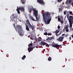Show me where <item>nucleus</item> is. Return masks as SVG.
<instances>
[{"mask_svg": "<svg viewBox=\"0 0 73 73\" xmlns=\"http://www.w3.org/2000/svg\"><path fill=\"white\" fill-rule=\"evenodd\" d=\"M42 15L45 23L47 24H49L52 20V17H50V13L47 12L46 13H42Z\"/></svg>", "mask_w": 73, "mask_h": 73, "instance_id": "nucleus-1", "label": "nucleus"}, {"mask_svg": "<svg viewBox=\"0 0 73 73\" xmlns=\"http://www.w3.org/2000/svg\"><path fill=\"white\" fill-rule=\"evenodd\" d=\"M15 29L16 31H18V33H19L20 36H21V34L23 32V29H22L20 25H18L16 27Z\"/></svg>", "mask_w": 73, "mask_h": 73, "instance_id": "nucleus-2", "label": "nucleus"}, {"mask_svg": "<svg viewBox=\"0 0 73 73\" xmlns=\"http://www.w3.org/2000/svg\"><path fill=\"white\" fill-rule=\"evenodd\" d=\"M67 19L69 22H73V17L71 15L69 16V14H67Z\"/></svg>", "mask_w": 73, "mask_h": 73, "instance_id": "nucleus-3", "label": "nucleus"}, {"mask_svg": "<svg viewBox=\"0 0 73 73\" xmlns=\"http://www.w3.org/2000/svg\"><path fill=\"white\" fill-rule=\"evenodd\" d=\"M10 18L11 19V20L12 21H16V20H17L16 19L17 18V16H14V14H13L10 17Z\"/></svg>", "mask_w": 73, "mask_h": 73, "instance_id": "nucleus-4", "label": "nucleus"}, {"mask_svg": "<svg viewBox=\"0 0 73 73\" xmlns=\"http://www.w3.org/2000/svg\"><path fill=\"white\" fill-rule=\"evenodd\" d=\"M60 31V30L58 29L57 30H56L55 31H54V32L55 33L57 37H58V36H60V35L59 34H57V33H58Z\"/></svg>", "mask_w": 73, "mask_h": 73, "instance_id": "nucleus-5", "label": "nucleus"}, {"mask_svg": "<svg viewBox=\"0 0 73 73\" xmlns=\"http://www.w3.org/2000/svg\"><path fill=\"white\" fill-rule=\"evenodd\" d=\"M52 46L54 48H57V47H60V46L54 43L52 44Z\"/></svg>", "mask_w": 73, "mask_h": 73, "instance_id": "nucleus-6", "label": "nucleus"}, {"mask_svg": "<svg viewBox=\"0 0 73 73\" xmlns=\"http://www.w3.org/2000/svg\"><path fill=\"white\" fill-rule=\"evenodd\" d=\"M37 1L39 4H40L42 5H44V4H45L43 0H37Z\"/></svg>", "mask_w": 73, "mask_h": 73, "instance_id": "nucleus-7", "label": "nucleus"}, {"mask_svg": "<svg viewBox=\"0 0 73 73\" xmlns=\"http://www.w3.org/2000/svg\"><path fill=\"white\" fill-rule=\"evenodd\" d=\"M63 39H64V37H63L61 36L59 38L57 39V40L59 41H60V42H62Z\"/></svg>", "mask_w": 73, "mask_h": 73, "instance_id": "nucleus-8", "label": "nucleus"}, {"mask_svg": "<svg viewBox=\"0 0 73 73\" xmlns=\"http://www.w3.org/2000/svg\"><path fill=\"white\" fill-rule=\"evenodd\" d=\"M33 12H34L35 16H38V11L36 10L35 9Z\"/></svg>", "mask_w": 73, "mask_h": 73, "instance_id": "nucleus-9", "label": "nucleus"}, {"mask_svg": "<svg viewBox=\"0 0 73 73\" xmlns=\"http://www.w3.org/2000/svg\"><path fill=\"white\" fill-rule=\"evenodd\" d=\"M19 10H21V11H22V12H24V7H21L19 8Z\"/></svg>", "mask_w": 73, "mask_h": 73, "instance_id": "nucleus-10", "label": "nucleus"}, {"mask_svg": "<svg viewBox=\"0 0 73 73\" xmlns=\"http://www.w3.org/2000/svg\"><path fill=\"white\" fill-rule=\"evenodd\" d=\"M54 38V36H52L51 37L47 38L46 39V40L47 41H49V40H52V39H53Z\"/></svg>", "mask_w": 73, "mask_h": 73, "instance_id": "nucleus-11", "label": "nucleus"}, {"mask_svg": "<svg viewBox=\"0 0 73 73\" xmlns=\"http://www.w3.org/2000/svg\"><path fill=\"white\" fill-rule=\"evenodd\" d=\"M35 47H36V46H35L34 47L33 46H32L30 48L28 47V50H31L33 49H34Z\"/></svg>", "mask_w": 73, "mask_h": 73, "instance_id": "nucleus-12", "label": "nucleus"}, {"mask_svg": "<svg viewBox=\"0 0 73 73\" xmlns=\"http://www.w3.org/2000/svg\"><path fill=\"white\" fill-rule=\"evenodd\" d=\"M21 3H22V4H24L26 2V0H21Z\"/></svg>", "mask_w": 73, "mask_h": 73, "instance_id": "nucleus-13", "label": "nucleus"}, {"mask_svg": "<svg viewBox=\"0 0 73 73\" xmlns=\"http://www.w3.org/2000/svg\"><path fill=\"white\" fill-rule=\"evenodd\" d=\"M28 26L29 27V28H31L33 30V26L31 24V23L28 25Z\"/></svg>", "mask_w": 73, "mask_h": 73, "instance_id": "nucleus-14", "label": "nucleus"}, {"mask_svg": "<svg viewBox=\"0 0 73 73\" xmlns=\"http://www.w3.org/2000/svg\"><path fill=\"white\" fill-rule=\"evenodd\" d=\"M35 9H34V8L33 7H31L29 9L30 11H33Z\"/></svg>", "mask_w": 73, "mask_h": 73, "instance_id": "nucleus-15", "label": "nucleus"}, {"mask_svg": "<svg viewBox=\"0 0 73 73\" xmlns=\"http://www.w3.org/2000/svg\"><path fill=\"white\" fill-rule=\"evenodd\" d=\"M16 11H17L18 13L19 14H20V10L19 8L17 7V9H16Z\"/></svg>", "mask_w": 73, "mask_h": 73, "instance_id": "nucleus-16", "label": "nucleus"}, {"mask_svg": "<svg viewBox=\"0 0 73 73\" xmlns=\"http://www.w3.org/2000/svg\"><path fill=\"white\" fill-rule=\"evenodd\" d=\"M26 23L28 24V25H29L30 24V22H29V21L28 19L26 20Z\"/></svg>", "mask_w": 73, "mask_h": 73, "instance_id": "nucleus-17", "label": "nucleus"}, {"mask_svg": "<svg viewBox=\"0 0 73 73\" xmlns=\"http://www.w3.org/2000/svg\"><path fill=\"white\" fill-rule=\"evenodd\" d=\"M59 11L60 12H62V7H61V8H59Z\"/></svg>", "mask_w": 73, "mask_h": 73, "instance_id": "nucleus-18", "label": "nucleus"}, {"mask_svg": "<svg viewBox=\"0 0 73 73\" xmlns=\"http://www.w3.org/2000/svg\"><path fill=\"white\" fill-rule=\"evenodd\" d=\"M33 45V44H32V43H30L28 45V46H29V48H30V47H31Z\"/></svg>", "mask_w": 73, "mask_h": 73, "instance_id": "nucleus-19", "label": "nucleus"}, {"mask_svg": "<svg viewBox=\"0 0 73 73\" xmlns=\"http://www.w3.org/2000/svg\"><path fill=\"white\" fill-rule=\"evenodd\" d=\"M26 30L28 31H29V27H28V26L26 25Z\"/></svg>", "mask_w": 73, "mask_h": 73, "instance_id": "nucleus-20", "label": "nucleus"}, {"mask_svg": "<svg viewBox=\"0 0 73 73\" xmlns=\"http://www.w3.org/2000/svg\"><path fill=\"white\" fill-rule=\"evenodd\" d=\"M25 58H26V56H25V55H24L22 57V60H24V59H25Z\"/></svg>", "mask_w": 73, "mask_h": 73, "instance_id": "nucleus-21", "label": "nucleus"}, {"mask_svg": "<svg viewBox=\"0 0 73 73\" xmlns=\"http://www.w3.org/2000/svg\"><path fill=\"white\" fill-rule=\"evenodd\" d=\"M40 44L41 45H46V43H43V42H41Z\"/></svg>", "mask_w": 73, "mask_h": 73, "instance_id": "nucleus-22", "label": "nucleus"}, {"mask_svg": "<svg viewBox=\"0 0 73 73\" xmlns=\"http://www.w3.org/2000/svg\"><path fill=\"white\" fill-rule=\"evenodd\" d=\"M52 60V58L50 57H49L48 58V60L50 61Z\"/></svg>", "mask_w": 73, "mask_h": 73, "instance_id": "nucleus-23", "label": "nucleus"}, {"mask_svg": "<svg viewBox=\"0 0 73 73\" xmlns=\"http://www.w3.org/2000/svg\"><path fill=\"white\" fill-rule=\"evenodd\" d=\"M72 0H68V2L69 4H71V3H72Z\"/></svg>", "mask_w": 73, "mask_h": 73, "instance_id": "nucleus-24", "label": "nucleus"}, {"mask_svg": "<svg viewBox=\"0 0 73 73\" xmlns=\"http://www.w3.org/2000/svg\"><path fill=\"white\" fill-rule=\"evenodd\" d=\"M66 12H67V11L66 10L65 11L64 13V15H66Z\"/></svg>", "mask_w": 73, "mask_h": 73, "instance_id": "nucleus-25", "label": "nucleus"}, {"mask_svg": "<svg viewBox=\"0 0 73 73\" xmlns=\"http://www.w3.org/2000/svg\"><path fill=\"white\" fill-rule=\"evenodd\" d=\"M38 15H35V16L36 19V20H37V21H38V18L37 17V16Z\"/></svg>", "mask_w": 73, "mask_h": 73, "instance_id": "nucleus-26", "label": "nucleus"}, {"mask_svg": "<svg viewBox=\"0 0 73 73\" xmlns=\"http://www.w3.org/2000/svg\"><path fill=\"white\" fill-rule=\"evenodd\" d=\"M60 19H61L62 20H64V18H63V17L62 16H60Z\"/></svg>", "mask_w": 73, "mask_h": 73, "instance_id": "nucleus-27", "label": "nucleus"}, {"mask_svg": "<svg viewBox=\"0 0 73 73\" xmlns=\"http://www.w3.org/2000/svg\"><path fill=\"white\" fill-rule=\"evenodd\" d=\"M60 22L61 24H64V20H61Z\"/></svg>", "mask_w": 73, "mask_h": 73, "instance_id": "nucleus-28", "label": "nucleus"}, {"mask_svg": "<svg viewBox=\"0 0 73 73\" xmlns=\"http://www.w3.org/2000/svg\"><path fill=\"white\" fill-rule=\"evenodd\" d=\"M62 1V0H58V3H61Z\"/></svg>", "mask_w": 73, "mask_h": 73, "instance_id": "nucleus-29", "label": "nucleus"}, {"mask_svg": "<svg viewBox=\"0 0 73 73\" xmlns=\"http://www.w3.org/2000/svg\"><path fill=\"white\" fill-rule=\"evenodd\" d=\"M69 14L70 15H72V14H73V12H72V11H69Z\"/></svg>", "mask_w": 73, "mask_h": 73, "instance_id": "nucleus-30", "label": "nucleus"}, {"mask_svg": "<svg viewBox=\"0 0 73 73\" xmlns=\"http://www.w3.org/2000/svg\"><path fill=\"white\" fill-rule=\"evenodd\" d=\"M44 35H48V33H47L46 32V33H44Z\"/></svg>", "mask_w": 73, "mask_h": 73, "instance_id": "nucleus-31", "label": "nucleus"}, {"mask_svg": "<svg viewBox=\"0 0 73 73\" xmlns=\"http://www.w3.org/2000/svg\"><path fill=\"white\" fill-rule=\"evenodd\" d=\"M31 18L32 20H33V21H36V20H35V19H33L32 17H31Z\"/></svg>", "mask_w": 73, "mask_h": 73, "instance_id": "nucleus-32", "label": "nucleus"}, {"mask_svg": "<svg viewBox=\"0 0 73 73\" xmlns=\"http://www.w3.org/2000/svg\"><path fill=\"white\" fill-rule=\"evenodd\" d=\"M69 27L68 26V25H67L65 29H67Z\"/></svg>", "mask_w": 73, "mask_h": 73, "instance_id": "nucleus-33", "label": "nucleus"}, {"mask_svg": "<svg viewBox=\"0 0 73 73\" xmlns=\"http://www.w3.org/2000/svg\"><path fill=\"white\" fill-rule=\"evenodd\" d=\"M38 38H35L34 40H35V41H37V40H38Z\"/></svg>", "mask_w": 73, "mask_h": 73, "instance_id": "nucleus-34", "label": "nucleus"}, {"mask_svg": "<svg viewBox=\"0 0 73 73\" xmlns=\"http://www.w3.org/2000/svg\"><path fill=\"white\" fill-rule=\"evenodd\" d=\"M58 20L59 21H61V18H58Z\"/></svg>", "mask_w": 73, "mask_h": 73, "instance_id": "nucleus-35", "label": "nucleus"}, {"mask_svg": "<svg viewBox=\"0 0 73 73\" xmlns=\"http://www.w3.org/2000/svg\"><path fill=\"white\" fill-rule=\"evenodd\" d=\"M46 46H47L48 47L49 45H48V44H47L46 43Z\"/></svg>", "mask_w": 73, "mask_h": 73, "instance_id": "nucleus-36", "label": "nucleus"}, {"mask_svg": "<svg viewBox=\"0 0 73 73\" xmlns=\"http://www.w3.org/2000/svg\"><path fill=\"white\" fill-rule=\"evenodd\" d=\"M66 29L67 30H66V32H69V29Z\"/></svg>", "mask_w": 73, "mask_h": 73, "instance_id": "nucleus-37", "label": "nucleus"}, {"mask_svg": "<svg viewBox=\"0 0 73 73\" xmlns=\"http://www.w3.org/2000/svg\"><path fill=\"white\" fill-rule=\"evenodd\" d=\"M58 29H60V25H58Z\"/></svg>", "mask_w": 73, "mask_h": 73, "instance_id": "nucleus-38", "label": "nucleus"}, {"mask_svg": "<svg viewBox=\"0 0 73 73\" xmlns=\"http://www.w3.org/2000/svg\"><path fill=\"white\" fill-rule=\"evenodd\" d=\"M50 34H51L50 33H48V34H47V35H48V36H50V35H50Z\"/></svg>", "mask_w": 73, "mask_h": 73, "instance_id": "nucleus-39", "label": "nucleus"}, {"mask_svg": "<svg viewBox=\"0 0 73 73\" xmlns=\"http://www.w3.org/2000/svg\"><path fill=\"white\" fill-rule=\"evenodd\" d=\"M37 41H40V40L38 38V39H37Z\"/></svg>", "mask_w": 73, "mask_h": 73, "instance_id": "nucleus-40", "label": "nucleus"}, {"mask_svg": "<svg viewBox=\"0 0 73 73\" xmlns=\"http://www.w3.org/2000/svg\"><path fill=\"white\" fill-rule=\"evenodd\" d=\"M66 37H68V34H66Z\"/></svg>", "mask_w": 73, "mask_h": 73, "instance_id": "nucleus-41", "label": "nucleus"}, {"mask_svg": "<svg viewBox=\"0 0 73 73\" xmlns=\"http://www.w3.org/2000/svg\"><path fill=\"white\" fill-rule=\"evenodd\" d=\"M65 34H62V36H65Z\"/></svg>", "mask_w": 73, "mask_h": 73, "instance_id": "nucleus-42", "label": "nucleus"}, {"mask_svg": "<svg viewBox=\"0 0 73 73\" xmlns=\"http://www.w3.org/2000/svg\"><path fill=\"white\" fill-rule=\"evenodd\" d=\"M59 34H60V35H61V32H60V33H59Z\"/></svg>", "mask_w": 73, "mask_h": 73, "instance_id": "nucleus-43", "label": "nucleus"}, {"mask_svg": "<svg viewBox=\"0 0 73 73\" xmlns=\"http://www.w3.org/2000/svg\"><path fill=\"white\" fill-rule=\"evenodd\" d=\"M14 27H15V24L14 25Z\"/></svg>", "mask_w": 73, "mask_h": 73, "instance_id": "nucleus-44", "label": "nucleus"}, {"mask_svg": "<svg viewBox=\"0 0 73 73\" xmlns=\"http://www.w3.org/2000/svg\"><path fill=\"white\" fill-rule=\"evenodd\" d=\"M28 51H29V53H30V52L31 51H29V50H28Z\"/></svg>", "mask_w": 73, "mask_h": 73, "instance_id": "nucleus-45", "label": "nucleus"}, {"mask_svg": "<svg viewBox=\"0 0 73 73\" xmlns=\"http://www.w3.org/2000/svg\"><path fill=\"white\" fill-rule=\"evenodd\" d=\"M71 40V38H70V40Z\"/></svg>", "mask_w": 73, "mask_h": 73, "instance_id": "nucleus-46", "label": "nucleus"}, {"mask_svg": "<svg viewBox=\"0 0 73 73\" xmlns=\"http://www.w3.org/2000/svg\"><path fill=\"white\" fill-rule=\"evenodd\" d=\"M71 37H70V38H71Z\"/></svg>", "mask_w": 73, "mask_h": 73, "instance_id": "nucleus-47", "label": "nucleus"}, {"mask_svg": "<svg viewBox=\"0 0 73 73\" xmlns=\"http://www.w3.org/2000/svg\"><path fill=\"white\" fill-rule=\"evenodd\" d=\"M18 7H19L18 6H17V8H18Z\"/></svg>", "mask_w": 73, "mask_h": 73, "instance_id": "nucleus-48", "label": "nucleus"}, {"mask_svg": "<svg viewBox=\"0 0 73 73\" xmlns=\"http://www.w3.org/2000/svg\"><path fill=\"white\" fill-rule=\"evenodd\" d=\"M55 4H56V3H55Z\"/></svg>", "mask_w": 73, "mask_h": 73, "instance_id": "nucleus-49", "label": "nucleus"}]
</instances>
